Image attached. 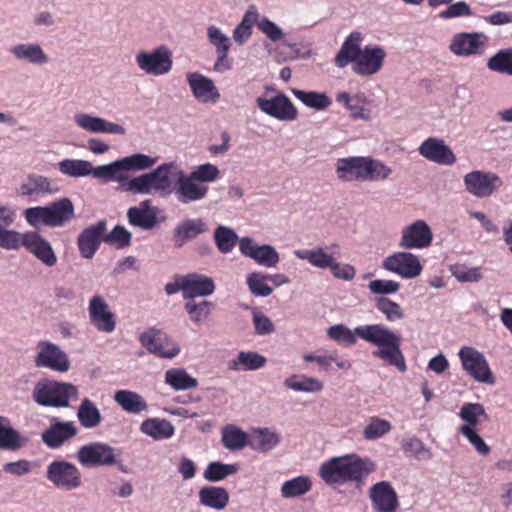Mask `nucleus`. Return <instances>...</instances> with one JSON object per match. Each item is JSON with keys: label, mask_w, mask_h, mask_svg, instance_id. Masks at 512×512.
<instances>
[{"label": "nucleus", "mask_w": 512, "mask_h": 512, "mask_svg": "<svg viewBox=\"0 0 512 512\" xmlns=\"http://www.w3.org/2000/svg\"><path fill=\"white\" fill-rule=\"evenodd\" d=\"M220 176L219 168L211 163H204L186 173L174 161L164 162L154 170L131 178L123 185L130 193L140 195L174 194L182 205L199 203L209 194V184Z\"/></svg>", "instance_id": "nucleus-1"}, {"label": "nucleus", "mask_w": 512, "mask_h": 512, "mask_svg": "<svg viewBox=\"0 0 512 512\" xmlns=\"http://www.w3.org/2000/svg\"><path fill=\"white\" fill-rule=\"evenodd\" d=\"M330 339L344 346H353L357 339L370 343L378 350L373 355L400 372L407 369L405 357L401 351V336L382 324H366L351 330L343 324H336L327 329Z\"/></svg>", "instance_id": "nucleus-2"}, {"label": "nucleus", "mask_w": 512, "mask_h": 512, "mask_svg": "<svg viewBox=\"0 0 512 512\" xmlns=\"http://www.w3.org/2000/svg\"><path fill=\"white\" fill-rule=\"evenodd\" d=\"M375 470L376 465L370 458L347 454L323 462L319 468V476L332 487L353 483L360 488Z\"/></svg>", "instance_id": "nucleus-3"}, {"label": "nucleus", "mask_w": 512, "mask_h": 512, "mask_svg": "<svg viewBox=\"0 0 512 512\" xmlns=\"http://www.w3.org/2000/svg\"><path fill=\"white\" fill-rule=\"evenodd\" d=\"M363 36L355 31L343 42L335 57V65L344 68L352 63L353 71L360 76H371L376 74L383 66L386 58L385 50L378 45H367L363 49L360 43Z\"/></svg>", "instance_id": "nucleus-4"}, {"label": "nucleus", "mask_w": 512, "mask_h": 512, "mask_svg": "<svg viewBox=\"0 0 512 512\" xmlns=\"http://www.w3.org/2000/svg\"><path fill=\"white\" fill-rule=\"evenodd\" d=\"M341 250V245L333 242L325 248L317 246L312 249H298L293 253L296 258L308 261L312 267L329 269L336 279L351 281L356 275V270L350 264L338 262Z\"/></svg>", "instance_id": "nucleus-5"}, {"label": "nucleus", "mask_w": 512, "mask_h": 512, "mask_svg": "<svg viewBox=\"0 0 512 512\" xmlns=\"http://www.w3.org/2000/svg\"><path fill=\"white\" fill-rule=\"evenodd\" d=\"M138 69L146 75L159 77L170 73L173 67L172 51L165 45L135 54Z\"/></svg>", "instance_id": "nucleus-6"}, {"label": "nucleus", "mask_w": 512, "mask_h": 512, "mask_svg": "<svg viewBox=\"0 0 512 512\" xmlns=\"http://www.w3.org/2000/svg\"><path fill=\"white\" fill-rule=\"evenodd\" d=\"M158 157H152L144 153H135L123 158H120L114 162L106 164L108 172V182L115 181L121 183V188L130 179L125 177V173L131 171H145L152 168L157 162Z\"/></svg>", "instance_id": "nucleus-7"}, {"label": "nucleus", "mask_w": 512, "mask_h": 512, "mask_svg": "<svg viewBox=\"0 0 512 512\" xmlns=\"http://www.w3.org/2000/svg\"><path fill=\"white\" fill-rule=\"evenodd\" d=\"M458 357L463 370L475 381L486 384L495 382L493 372L482 352L471 346H463L458 352Z\"/></svg>", "instance_id": "nucleus-8"}, {"label": "nucleus", "mask_w": 512, "mask_h": 512, "mask_svg": "<svg viewBox=\"0 0 512 512\" xmlns=\"http://www.w3.org/2000/svg\"><path fill=\"white\" fill-rule=\"evenodd\" d=\"M488 40L483 32H459L452 36L449 50L458 57L482 56L487 49Z\"/></svg>", "instance_id": "nucleus-9"}, {"label": "nucleus", "mask_w": 512, "mask_h": 512, "mask_svg": "<svg viewBox=\"0 0 512 512\" xmlns=\"http://www.w3.org/2000/svg\"><path fill=\"white\" fill-rule=\"evenodd\" d=\"M46 477L56 488L67 491L77 489L82 484L80 470L74 464L64 460L50 463Z\"/></svg>", "instance_id": "nucleus-10"}, {"label": "nucleus", "mask_w": 512, "mask_h": 512, "mask_svg": "<svg viewBox=\"0 0 512 512\" xmlns=\"http://www.w3.org/2000/svg\"><path fill=\"white\" fill-rule=\"evenodd\" d=\"M34 363L37 367L48 368L60 373L67 372L70 368V360L65 351L49 341L37 343Z\"/></svg>", "instance_id": "nucleus-11"}, {"label": "nucleus", "mask_w": 512, "mask_h": 512, "mask_svg": "<svg viewBox=\"0 0 512 512\" xmlns=\"http://www.w3.org/2000/svg\"><path fill=\"white\" fill-rule=\"evenodd\" d=\"M77 460L83 467L113 466L117 462V455L108 444L92 442L79 448Z\"/></svg>", "instance_id": "nucleus-12"}, {"label": "nucleus", "mask_w": 512, "mask_h": 512, "mask_svg": "<svg viewBox=\"0 0 512 512\" xmlns=\"http://www.w3.org/2000/svg\"><path fill=\"white\" fill-rule=\"evenodd\" d=\"M382 267L404 279L418 277L423 269L419 257L408 251H399L389 255L383 260Z\"/></svg>", "instance_id": "nucleus-13"}, {"label": "nucleus", "mask_w": 512, "mask_h": 512, "mask_svg": "<svg viewBox=\"0 0 512 512\" xmlns=\"http://www.w3.org/2000/svg\"><path fill=\"white\" fill-rule=\"evenodd\" d=\"M463 182L466 191L477 198L491 196L503 184L497 174L482 170H474L467 173L463 177Z\"/></svg>", "instance_id": "nucleus-14"}, {"label": "nucleus", "mask_w": 512, "mask_h": 512, "mask_svg": "<svg viewBox=\"0 0 512 512\" xmlns=\"http://www.w3.org/2000/svg\"><path fill=\"white\" fill-rule=\"evenodd\" d=\"M433 241V232L424 220H416L401 230L398 246L404 250L426 249Z\"/></svg>", "instance_id": "nucleus-15"}, {"label": "nucleus", "mask_w": 512, "mask_h": 512, "mask_svg": "<svg viewBox=\"0 0 512 512\" xmlns=\"http://www.w3.org/2000/svg\"><path fill=\"white\" fill-rule=\"evenodd\" d=\"M256 105L261 112L279 121H294L298 117L297 108L283 93L272 98L258 97Z\"/></svg>", "instance_id": "nucleus-16"}, {"label": "nucleus", "mask_w": 512, "mask_h": 512, "mask_svg": "<svg viewBox=\"0 0 512 512\" xmlns=\"http://www.w3.org/2000/svg\"><path fill=\"white\" fill-rule=\"evenodd\" d=\"M87 310L90 323L99 332L110 334L115 330L116 315L101 295L90 298Z\"/></svg>", "instance_id": "nucleus-17"}, {"label": "nucleus", "mask_w": 512, "mask_h": 512, "mask_svg": "<svg viewBox=\"0 0 512 512\" xmlns=\"http://www.w3.org/2000/svg\"><path fill=\"white\" fill-rule=\"evenodd\" d=\"M239 250L242 255L252 259L262 267L273 268L280 261V255L274 246L257 244L250 237H243L239 240Z\"/></svg>", "instance_id": "nucleus-18"}, {"label": "nucleus", "mask_w": 512, "mask_h": 512, "mask_svg": "<svg viewBox=\"0 0 512 512\" xmlns=\"http://www.w3.org/2000/svg\"><path fill=\"white\" fill-rule=\"evenodd\" d=\"M57 165L59 172L63 175L72 178L92 176L98 180L108 182L106 164L94 167L88 160L67 158L58 162Z\"/></svg>", "instance_id": "nucleus-19"}, {"label": "nucleus", "mask_w": 512, "mask_h": 512, "mask_svg": "<svg viewBox=\"0 0 512 512\" xmlns=\"http://www.w3.org/2000/svg\"><path fill=\"white\" fill-rule=\"evenodd\" d=\"M186 81L198 102L215 104L219 101L221 94L211 78L199 72H190L186 74Z\"/></svg>", "instance_id": "nucleus-20"}, {"label": "nucleus", "mask_w": 512, "mask_h": 512, "mask_svg": "<svg viewBox=\"0 0 512 512\" xmlns=\"http://www.w3.org/2000/svg\"><path fill=\"white\" fill-rule=\"evenodd\" d=\"M106 230L107 221L103 219L81 231L77 238V246L84 259L93 258L101 243L104 242Z\"/></svg>", "instance_id": "nucleus-21"}, {"label": "nucleus", "mask_w": 512, "mask_h": 512, "mask_svg": "<svg viewBox=\"0 0 512 512\" xmlns=\"http://www.w3.org/2000/svg\"><path fill=\"white\" fill-rule=\"evenodd\" d=\"M73 119L77 127L89 133L121 136L126 134V129L124 126L90 113H77L74 115Z\"/></svg>", "instance_id": "nucleus-22"}, {"label": "nucleus", "mask_w": 512, "mask_h": 512, "mask_svg": "<svg viewBox=\"0 0 512 512\" xmlns=\"http://www.w3.org/2000/svg\"><path fill=\"white\" fill-rule=\"evenodd\" d=\"M77 386H40L34 391V400L42 406L66 407L76 396Z\"/></svg>", "instance_id": "nucleus-23"}, {"label": "nucleus", "mask_w": 512, "mask_h": 512, "mask_svg": "<svg viewBox=\"0 0 512 512\" xmlns=\"http://www.w3.org/2000/svg\"><path fill=\"white\" fill-rule=\"evenodd\" d=\"M22 247L47 267L57 263V256L51 243L36 231H26Z\"/></svg>", "instance_id": "nucleus-24"}, {"label": "nucleus", "mask_w": 512, "mask_h": 512, "mask_svg": "<svg viewBox=\"0 0 512 512\" xmlns=\"http://www.w3.org/2000/svg\"><path fill=\"white\" fill-rule=\"evenodd\" d=\"M418 152L425 159L440 165L450 166L456 162L452 149L440 138H427L418 147Z\"/></svg>", "instance_id": "nucleus-25"}, {"label": "nucleus", "mask_w": 512, "mask_h": 512, "mask_svg": "<svg viewBox=\"0 0 512 512\" xmlns=\"http://www.w3.org/2000/svg\"><path fill=\"white\" fill-rule=\"evenodd\" d=\"M163 333L156 328H149L139 336V342L150 353L162 358L172 359L180 353V347L172 344L169 348L163 345Z\"/></svg>", "instance_id": "nucleus-26"}, {"label": "nucleus", "mask_w": 512, "mask_h": 512, "mask_svg": "<svg viewBox=\"0 0 512 512\" xmlns=\"http://www.w3.org/2000/svg\"><path fill=\"white\" fill-rule=\"evenodd\" d=\"M158 208L151 205V200H143L127 211V220L131 226L142 230H151L157 224Z\"/></svg>", "instance_id": "nucleus-27"}, {"label": "nucleus", "mask_w": 512, "mask_h": 512, "mask_svg": "<svg viewBox=\"0 0 512 512\" xmlns=\"http://www.w3.org/2000/svg\"><path fill=\"white\" fill-rule=\"evenodd\" d=\"M370 498L377 512H396L398 497L390 483L382 481L372 486Z\"/></svg>", "instance_id": "nucleus-28"}, {"label": "nucleus", "mask_w": 512, "mask_h": 512, "mask_svg": "<svg viewBox=\"0 0 512 512\" xmlns=\"http://www.w3.org/2000/svg\"><path fill=\"white\" fill-rule=\"evenodd\" d=\"M184 299L192 300L195 297H206L214 293L215 284L211 277L191 273L183 275Z\"/></svg>", "instance_id": "nucleus-29"}, {"label": "nucleus", "mask_w": 512, "mask_h": 512, "mask_svg": "<svg viewBox=\"0 0 512 512\" xmlns=\"http://www.w3.org/2000/svg\"><path fill=\"white\" fill-rule=\"evenodd\" d=\"M78 429L74 422H53L42 434L43 442L52 449L61 447L66 441L76 436Z\"/></svg>", "instance_id": "nucleus-30"}, {"label": "nucleus", "mask_w": 512, "mask_h": 512, "mask_svg": "<svg viewBox=\"0 0 512 512\" xmlns=\"http://www.w3.org/2000/svg\"><path fill=\"white\" fill-rule=\"evenodd\" d=\"M10 53L17 61H25L31 65L43 66L49 62V56L38 43H18L10 48Z\"/></svg>", "instance_id": "nucleus-31"}, {"label": "nucleus", "mask_w": 512, "mask_h": 512, "mask_svg": "<svg viewBox=\"0 0 512 512\" xmlns=\"http://www.w3.org/2000/svg\"><path fill=\"white\" fill-rule=\"evenodd\" d=\"M364 158L365 156H351L338 159L335 165L337 178L345 182H364Z\"/></svg>", "instance_id": "nucleus-32"}, {"label": "nucleus", "mask_w": 512, "mask_h": 512, "mask_svg": "<svg viewBox=\"0 0 512 512\" xmlns=\"http://www.w3.org/2000/svg\"><path fill=\"white\" fill-rule=\"evenodd\" d=\"M49 227H63L75 217V209L69 198H62L47 205Z\"/></svg>", "instance_id": "nucleus-33"}, {"label": "nucleus", "mask_w": 512, "mask_h": 512, "mask_svg": "<svg viewBox=\"0 0 512 512\" xmlns=\"http://www.w3.org/2000/svg\"><path fill=\"white\" fill-rule=\"evenodd\" d=\"M206 231L207 226L202 219H186L175 227L173 238L176 246L182 247L186 242L195 239L198 235Z\"/></svg>", "instance_id": "nucleus-34"}, {"label": "nucleus", "mask_w": 512, "mask_h": 512, "mask_svg": "<svg viewBox=\"0 0 512 512\" xmlns=\"http://www.w3.org/2000/svg\"><path fill=\"white\" fill-rule=\"evenodd\" d=\"M28 443V438L9 425L8 420L0 416V449L17 451Z\"/></svg>", "instance_id": "nucleus-35"}, {"label": "nucleus", "mask_w": 512, "mask_h": 512, "mask_svg": "<svg viewBox=\"0 0 512 512\" xmlns=\"http://www.w3.org/2000/svg\"><path fill=\"white\" fill-rule=\"evenodd\" d=\"M259 11L256 5L248 6L240 23L233 30V39L238 45H244L252 36L253 26L258 22Z\"/></svg>", "instance_id": "nucleus-36"}, {"label": "nucleus", "mask_w": 512, "mask_h": 512, "mask_svg": "<svg viewBox=\"0 0 512 512\" xmlns=\"http://www.w3.org/2000/svg\"><path fill=\"white\" fill-rule=\"evenodd\" d=\"M142 433L154 440L169 439L174 435L175 429L172 423L166 419L148 418L141 423Z\"/></svg>", "instance_id": "nucleus-37"}, {"label": "nucleus", "mask_w": 512, "mask_h": 512, "mask_svg": "<svg viewBox=\"0 0 512 512\" xmlns=\"http://www.w3.org/2000/svg\"><path fill=\"white\" fill-rule=\"evenodd\" d=\"M266 358L254 351H241L228 362V369L233 371H253L263 367Z\"/></svg>", "instance_id": "nucleus-38"}, {"label": "nucleus", "mask_w": 512, "mask_h": 512, "mask_svg": "<svg viewBox=\"0 0 512 512\" xmlns=\"http://www.w3.org/2000/svg\"><path fill=\"white\" fill-rule=\"evenodd\" d=\"M199 501L204 506L221 510L229 503V493L223 487L206 486L199 491Z\"/></svg>", "instance_id": "nucleus-39"}, {"label": "nucleus", "mask_w": 512, "mask_h": 512, "mask_svg": "<svg viewBox=\"0 0 512 512\" xmlns=\"http://www.w3.org/2000/svg\"><path fill=\"white\" fill-rule=\"evenodd\" d=\"M291 92L302 104L316 111L326 110L332 104L331 98L325 92L304 91L296 88L291 89Z\"/></svg>", "instance_id": "nucleus-40"}, {"label": "nucleus", "mask_w": 512, "mask_h": 512, "mask_svg": "<svg viewBox=\"0 0 512 512\" xmlns=\"http://www.w3.org/2000/svg\"><path fill=\"white\" fill-rule=\"evenodd\" d=\"M393 170L384 162L365 156L364 158V182L385 181L390 178Z\"/></svg>", "instance_id": "nucleus-41"}, {"label": "nucleus", "mask_w": 512, "mask_h": 512, "mask_svg": "<svg viewBox=\"0 0 512 512\" xmlns=\"http://www.w3.org/2000/svg\"><path fill=\"white\" fill-rule=\"evenodd\" d=\"M77 418L80 424L86 429L95 428L102 421L99 409L88 398H84L81 401L77 411Z\"/></svg>", "instance_id": "nucleus-42"}, {"label": "nucleus", "mask_w": 512, "mask_h": 512, "mask_svg": "<svg viewBox=\"0 0 512 512\" xmlns=\"http://www.w3.org/2000/svg\"><path fill=\"white\" fill-rule=\"evenodd\" d=\"M486 66L492 72L512 76V48L498 50L487 60Z\"/></svg>", "instance_id": "nucleus-43"}, {"label": "nucleus", "mask_w": 512, "mask_h": 512, "mask_svg": "<svg viewBox=\"0 0 512 512\" xmlns=\"http://www.w3.org/2000/svg\"><path fill=\"white\" fill-rule=\"evenodd\" d=\"M114 399L123 410L129 413L137 414L147 408L145 400L137 393L129 390H119L116 392Z\"/></svg>", "instance_id": "nucleus-44"}, {"label": "nucleus", "mask_w": 512, "mask_h": 512, "mask_svg": "<svg viewBox=\"0 0 512 512\" xmlns=\"http://www.w3.org/2000/svg\"><path fill=\"white\" fill-rule=\"evenodd\" d=\"M222 443L229 450H240L248 444V435L234 425L222 429Z\"/></svg>", "instance_id": "nucleus-45"}, {"label": "nucleus", "mask_w": 512, "mask_h": 512, "mask_svg": "<svg viewBox=\"0 0 512 512\" xmlns=\"http://www.w3.org/2000/svg\"><path fill=\"white\" fill-rule=\"evenodd\" d=\"M312 488L311 480L306 476H298L285 481L281 486L283 498H295L309 492Z\"/></svg>", "instance_id": "nucleus-46"}, {"label": "nucleus", "mask_w": 512, "mask_h": 512, "mask_svg": "<svg viewBox=\"0 0 512 512\" xmlns=\"http://www.w3.org/2000/svg\"><path fill=\"white\" fill-rule=\"evenodd\" d=\"M214 240L218 250L223 254H228L232 252L240 239L233 229L218 226L214 231Z\"/></svg>", "instance_id": "nucleus-47"}, {"label": "nucleus", "mask_w": 512, "mask_h": 512, "mask_svg": "<svg viewBox=\"0 0 512 512\" xmlns=\"http://www.w3.org/2000/svg\"><path fill=\"white\" fill-rule=\"evenodd\" d=\"M238 469L239 467L237 464L211 462L204 470L203 476L209 482H219L228 476L235 474Z\"/></svg>", "instance_id": "nucleus-48"}, {"label": "nucleus", "mask_w": 512, "mask_h": 512, "mask_svg": "<svg viewBox=\"0 0 512 512\" xmlns=\"http://www.w3.org/2000/svg\"><path fill=\"white\" fill-rule=\"evenodd\" d=\"M267 275L262 272H252L246 277V283L250 293L256 297H268L273 289L267 284Z\"/></svg>", "instance_id": "nucleus-49"}, {"label": "nucleus", "mask_w": 512, "mask_h": 512, "mask_svg": "<svg viewBox=\"0 0 512 512\" xmlns=\"http://www.w3.org/2000/svg\"><path fill=\"white\" fill-rule=\"evenodd\" d=\"M212 303L209 301L195 302L194 299L188 300L184 309L189 315L190 320L197 325L202 324L210 315Z\"/></svg>", "instance_id": "nucleus-50"}, {"label": "nucleus", "mask_w": 512, "mask_h": 512, "mask_svg": "<svg viewBox=\"0 0 512 512\" xmlns=\"http://www.w3.org/2000/svg\"><path fill=\"white\" fill-rule=\"evenodd\" d=\"M402 448L405 454L412 456L419 461L430 460L433 456L431 450L417 438L404 440Z\"/></svg>", "instance_id": "nucleus-51"}, {"label": "nucleus", "mask_w": 512, "mask_h": 512, "mask_svg": "<svg viewBox=\"0 0 512 512\" xmlns=\"http://www.w3.org/2000/svg\"><path fill=\"white\" fill-rule=\"evenodd\" d=\"M207 38L215 48L216 53H229L231 48L230 38L217 26L207 27Z\"/></svg>", "instance_id": "nucleus-52"}, {"label": "nucleus", "mask_w": 512, "mask_h": 512, "mask_svg": "<svg viewBox=\"0 0 512 512\" xmlns=\"http://www.w3.org/2000/svg\"><path fill=\"white\" fill-rule=\"evenodd\" d=\"M450 272L453 277L462 283H475L482 279V273L479 267L455 264L450 266Z\"/></svg>", "instance_id": "nucleus-53"}, {"label": "nucleus", "mask_w": 512, "mask_h": 512, "mask_svg": "<svg viewBox=\"0 0 512 512\" xmlns=\"http://www.w3.org/2000/svg\"><path fill=\"white\" fill-rule=\"evenodd\" d=\"M131 237L130 231L124 226L117 225L109 233H107V231L105 232L104 242L118 249H122L130 245Z\"/></svg>", "instance_id": "nucleus-54"}, {"label": "nucleus", "mask_w": 512, "mask_h": 512, "mask_svg": "<svg viewBox=\"0 0 512 512\" xmlns=\"http://www.w3.org/2000/svg\"><path fill=\"white\" fill-rule=\"evenodd\" d=\"M279 442L277 434L268 429H258L254 433L251 446L253 449L266 452L276 446Z\"/></svg>", "instance_id": "nucleus-55"}, {"label": "nucleus", "mask_w": 512, "mask_h": 512, "mask_svg": "<svg viewBox=\"0 0 512 512\" xmlns=\"http://www.w3.org/2000/svg\"><path fill=\"white\" fill-rule=\"evenodd\" d=\"M377 309L385 315L389 322H395L404 318L402 307L388 298L381 297L376 302Z\"/></svg>", "instance_id": "nucleus-56"}, {"label": "nucleus", "mask_w": 512, "mask_h": 512, "mask_svg": "<svg viewBox=\"0 0 512 512\" xmlns=\"http://www.w3.org/2000/svg\"><path fill=\"white\" fill-rule=\"evenodd\" d=\"M390 430L391 424L389 421L372 417L363 431V436L367 440H375L387 434Z\"/></svg>", "instance_id": "nucleus-57"}, {"label": "nucleus", "mask_w": 512, "mask_h": 512, "mask_svg": "<svg viewBox=\"0 0 512 512\" xmlns=\"http://www.w3.org/2000/svg\"><path fill=\"white\" fill-rule=\"evenodd\" d=\"M485 415L483 406L479 403H465L460 410L459 416L466 423L463 426L476 428L479 423L478 417Z\"/></svg>", "instance_id": "nucleus-58"}, {"label": "nucleus", "mask_w": 512, "mask_h": 512, "mask_svg": "<svg viewBox=\"0 0 512 512\" xmlns=\"http://www.w3.org/2000/svg\"><path fill=\"white\" fill-rule=\"evenodd\" d=\"M23 216L31 227L38 228L41 225L49 227L47 205L27 208Z\"/></svg>", "instance_id": "nucleus-59"}, {"label": "nucleus", "mask_w": 512, "mask_h": 512, "mask_svg": "<svg viewBox=\"0 0 512 512\" xmlns=\"http://www.w3.org/2000/svg\"><path fill=\"white\" fill-rule=\"evenodd\" d=\"M25 232L21 233L16 230H8L0 227V248L6 250H18L22 247Z\"/></svg>", "instance_id": "nucleus-60"}, {"label": "nucleus", "mask_w": 512, "mask_h": 512, "mask_svg": "<svg viewBox=\"0 0 512 512\" xmlns=\"http://www.w3.org/2000/svg\"><path fill=\"white\" fill-rule=\"evenodd\" d=\"M458 432L463 435L469 443L476 449L481 455H488L490 447L485 443L483 438L477 433L476 428H470L469 426H460Z\"/></svg>", "instance_id": "nucleus-61"}, {"label": "nucleus", "mask_w": 512, "mask_h": 512, "mask_svg": "<svg viewBox=\"0 0 512 512\" xmlns=\"http://www.w3.org/2000/svg\"><path fill=\"white\" fill-rule=\"evenodd\" d=\"M257 28L272 42L280 41L285 36L282 28L267 17L258 18Z\"/></svg>", "instance_id": "nucleus-62"}, {"label": "nucleus", "mask_w": 512, "mask_h": 512, "mask_svg": "<svg viewBox=\"0 0 512 512\" xmlns=\"http://www.w3.org/2000/svg\"><path fill=\"white\" fill-rule=\"evenodd\" d=\"M252 321L257 335H269L275 331V325L271 319L257 309L252 311Z\"/></svg>", "instance_id": "nucleus-63"}, {"label": "nucleus", "mask_w": 512, "mask_h": 512, "mask_svg": "<svg viewBox=\"0 0 512 512\" xmlns=\"http://www.w3.org/2000/svg\"><path fill=\"white\" fill-rule=\"evenodd\" d=\"M368 104L367 97L363 93L353 95V99L349 106L346 108L350 111L353 119L369 120L370 116L365 111V106Z\"/></svg>", "instance_id": "nucleus-64"}]
</instances>
